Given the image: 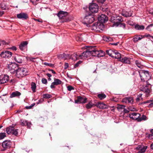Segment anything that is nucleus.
Instances as JSON below:
<instances>
[{"label": "nucleus", "mask_w": 153, "mask_h": 153, "mask_svg": "<svg viewBox=\"0 0 153 153\" xmlns=\"http://www.w3.org/2000/svg\"><path fill=\"white\" fill-rule=\"evenodd\" d=\"M94 50V47L91 46L89 47V48L85 52H83L81 54L79 55V59H85L88 57L92 55L93 56V51Z\"/></svg>", "instance_id": "f257e3e1"}, {"label": "nucleus", "mask_w": 153, "mask_h": 153, "mask_svg": "<svg viewBox=\"0 0 153 153\" xmlns=\"http://www.w3.org/2000/svg\"><path fill=\"white\" fill-rule=\"evenodd\" d=\"M27 69L24 68H18L16 71L15 76L19 78L23 77L28 74Z\"/></svg>", "instance_id": "f03ea898"}, {"label": "nucleus", "mask_w": 153, "mask_h": 153, "mask_svg": "<svg viewBox=\"0 0 153 153\" xmlns=\"http://www.w3.org/2000/svg\"><path fill=\"white\" fill-rule=\"evenodd\" d=\"M111 21L112 22L114 23L113 26L117 27L119 26V25L120 24V22H123V19L121 18V17L115 15L111 17Z\"/></svg>", "instance_id": "7ed1b4c3"}, {"label": "nucleus", "mask_w": 153, "mask_h": 153, "mask_svg": "<svg viewBox=\"0 0 153 153\" xmlns=\"http://www.w3.org/2000/svg\"><path fill=\"white\" fill-rule=\"evenodd\" d=\"M141 80L142 81H145V80L149 79L150 76L148 71L142 70L139 72Z\"/></svg>", "instance_id": "20e7f679"}, {"label": "nucleus", "mask_w": 153, "mask_h": 153, "mask_svg": "<svg viewBox=\"0 0 153 153\" xmlns=\"http://www.w3.org/2000/svg\"><path fill=\"white\" fill-rule=\"evenodd\" d=\"M18 68L17 64L15 63H11L8 65L7 68L8 70L10 71L11 73L15 74Z\"/></svg>", "instance_id": "39448f33"}, {"label": "nucleus", "mask_w": 153, "mask_h": 153, "mask_svg": "<svg viewBox=\"0 0 153 153\" xmlns=\"http://www.w3.org/2000/svg\"><path fill=\"white\" fill-rule=\"evenodd\" d=\"M147 85L143 86V87L140 88V90L145 94L146 96L148 97L151 92V85L149 83L148 84L147 82Z\"/></svg>", "instance_id": "423d86ee"}, {"label": "nucleus", "mask_w": 153, "mask_h": 153, "mask_svg": "<svg viewBox=\"0 0 153 153\" xmlns=\"http://www.w3.org/2000/svg\"><path fill=\"white\" fill-rule=\"evenodd\" d=\"M95 18L94 16L92 15H86L84 19L85 23L86 24L92 23L94 21Z\"/></svg>", "instance_id": "0eeeda50"}, {"label": "nucleus", "mask_w": 153, "mask_h": 153, "mask_svg": "<svg viewBox=\"0 0 153 153\" xmlns=\"http://www.w3.org/2000/svg\"><path fill=\"white\" fill-rule=\"evenodd\" d=\"M6 131L8 134H12L15 136H17L18 134V129H15L14 127L12 126L7 128Z\"/></svg>", "instance_id": "6e6552de"}, {"label": "nucleus", "mask_w": 153, "mask_h": 153, "mask_svg": "<svg viewBox=\"0 0 153 153\" xmlns=\"http://www.w3.org/2000/svg\"><path fill=\"white\" fill-rule=\"evenodd\" d=\"M87 99L86 98L81 96H77L76 99L75 100V102L78 104H84L87 102Z\"/></svg>", "instance_id": "1a4fd4ad"}, {"label": "nucleus", "mask_w": 153, "mask_h": 153, "mask_svg": "<svg viewBox=\"0 0 153 153\" xmlns=\"http://www.w3.org/2000/svg\"><path fill=\"white\" fill-rule=\"evenodd\" d=\"M12 53L11 52L8 51H5L2 52L0 54V56L3 58H9L12 56Z\"/></svg>", "instance_id": "9d476101"}, {"label": "nucleus", "mask_w": 153, "mask_h": 153, "mask_svg": "<svg viewBox=\"0 0 153 153\" xmlns=\"http://www.w3.org/2000/svg\"><path fill=\"white\" fill-rule=\"evenodd\" d=\"M89 10L92 13H96L98 12L99 9L98 6L96 4L92 3L90 4L89 7Z\"/></svg>", "instance_id": "9b49d317"}, {"label": "nucleus", "mask_w": 153, "mask_h": 153, "mask_svg": "<svg viewBox=\"0 0 153 153\" xmlns=\"http://www.w3.org/2000/svg\"><path fill=\"white\" fill-rule=\"evenodd\" d=\"M93 56H97L99 57H102L105 55V53L102 51H98L96 50L94 48V50L93 51Z\"/></svg>", "instance_id": "f8f14e48"}, {"label": "nucleus", "mask_w": 153, "mask_h": 153, "mask_svg": "<svg viewBox=\"0 0 153 153\" xmlns=\"http://www.w3.org/2000/svg\"><path fill=\"white\" fill-rule=\"evenodd\" d=\"M9 80V76L6 75H2L0 76V84L6 83Z\"/></svg>", "instance_id": "ddd939ff"}, {"label": "nucleus", "mask_w": 153, "mask_h": 153, "mask_svg": "<svg viewBox=\"0 0 153 153\" xmlns=\"http://www.w3.org/2000/svg\"><path fill=\"white\" fill-rule=\"evenodd\" d=\"M123 102L126 104H132L134 102L133 98L130 97H126L123 98L122 100Z\"/></svg>", "instance_id": "4468645a"}, {"label": "nucleus", "mask_w": 153, "mask_h": 153, "mask_svg": "<svg viewBox=\"0 0 153 153\" xmlns=\"http://www.w3.org/2000/svg\"><path fill=\"white\" fill-rule=\"evenodd\" d=\"M98 19L102 23H105L108 20V18L104 14H101L98 16Z\"/></svg>", "instance_id": "2eb2a0df"}, {"label": "nucleus", "mask_w": 153, "mask_h": 153, "mask_svg": "<svg viewBox=\"0 0 153 153\" xmlns=\"http://www.w3.org/2000/svg\"><path fill=\"white\" fill-rule=\"evenodd\" d=\"M140 116V114L136 112H133L129 114V117L131 119L138 121L139 117Z\"/></svg>", "instance_id": "dca6fc26"}, {"label": "nucleus", "mask_w": 153, "mask_h": 153, "mask_svg": "<svg viewBox=\"0 0 153 153\" xmlns=\"http://www.w3.org/2000/svg\"><path fill=\"white\" fill-rule=\"evenodd\" d=\"M62 82L59 79L56 78L54 79V81L52 82L51 85V88H54L55 85H58L61 84Z\"/></svg>", "instance_id": "f3484780"}, {"label": "nucleus", "mask_w": 153, "mask_h": 153, "mask_svg": "<svg viewBox=\"0 0 153 153\" xmlns=\"http://www.w3.org/2000/svg\"><path fill=\"white\" fill-rule=\"evenodd\" d=\"M17 17L19 19H22L23 20L27 19L28 18L27 15L23 13L17 14Z\"/></svg>", "instance_id": "a211bd4d"}, {"label": "nucleus", "mask_w": 153, "mask_h": 153, "mask_svg": "<svg viewBox=\"0 0 153 153\" xmlns=\"http://www.w3.org/2000/svg\"><path fill=\"white\" fill-rule=\"evenodd\" d=\"M11 143L10 141L5 140L2 143V146L4 149L10 148L11 146Z\"/></svg>", "instance_id": "6ab92c4d"}, {"label": "nucleus", "mask_w": 153, "mask_h": 153, "mask_svg": "<svg viewBox=\"0 0 153 153\" xmlns=\"http://www.w3.org/2000/svg\"><path fill=\"white\" fill-rule=\"evenodd\" d=\"M101 24L100 23L95 22L92 25V29L95 30H99V29L100 28V26Z\"/></svg>", "instance_id": "aec40b11"}, {"label": "nucleus", "mask_w": 153, "mask_h": 153, "mask_svg": "<svg viewBox=\"0 0 153 153\" xmlns=\"http://www.w3.org/2000/svg\"><path fill=\"white\" fill-rule=\"evenodd\" d=\"M67 15V13L63 11H60L57 14V16L61 19H64L66 16Z\"/></svg>", "instance_id": "412c9836"}, {"label": "nucleus", "mask_w": 153, "mask_h": 153, "mask_svg": "<svg viewBox=\"0 0 153 153\" xmlns=\"http://www.w3.org/2000/svg\"><path fill=\"white\" fill-rule=\"evenodd\" d=\"M121 14L123 16L125 17H129L131 16L132 15V13L130 11H126L125 10H123Z\"/></svg>", "instance_id": "4be33fe9"}, {"label": "nucleus", "mask_w": 153, "mask_h": 153, "mask_svg": "<svg viewBox=\"0 0 153 153\" xmlns=\"http://www.w3.org/2000/svg\"><path fill=\"white\" fill-rule=\"evenodd\" d=\"M21 95V93L18 91H15L13 92L10 94V98H13L14 97H18Z\"/></svg>", "instance_id": "5701e85b"}, {"label": "nucleus", "mask_w": 153, "mask_h": 153, "mask_svg": "<svg viewBox=\"0 0 153 153\" xmlns=\"http://www.w3.org/2000/svg\"><path fill=\"white\" fill-rule=\"evenodd\" d=\"M119 60L124 63L129 64L130 63L129 58L126 57L122 58L120 59H119Z\"/></svg>", "instance_id": "b1692460"}, {"label": "nucleus", "mask_w": 153, "mask_h": 153, "mask_svg": "<svg viewBox=\"0 0 153 153\" xmlns=\"http://www.w3.org/2000/svg\"><path fill=\"white\" fill-rule=\"evenodd\" d=\"M27 41H26L21 42V43L19 45V49L21 50H23L25 48V46L27 45Z\"/></svg>", "instance_id": "393cba45"}, {"label": "nucleus", "mask_w": 153, "mask_h": 153, "mask_svg": "<svg viewBox=\"0 0 153 153\" xmlns=\"http://www.w3.org/2000/svg\"><path fill=\"white\" fill-rule=\"evenodd\" d=\"M142 38V35H136L133 38V41L134 42H137L138 40H140Z\"/></svg>", "instance_id": "a878e982"}, {"label": "nucleus", "mask_w": 153, "mask_h": 153, "mask_svg": "<svg viewBox=\"0 0 153 153\" xmlns=\"http://www.w3.org/2000/svg\"><path fill=\"white\" fill-rule=\"evenodd\" d=\"M78 58L79 59V56L78 57L76 54V53H74L73 54L70 55V59H71L73 61H75Z\"/></svg>", "instance_id": "bb28decb"}, {"label": "nucleus", "mask_w": 153, "mask_h": 153, "mask_svg": "<svg viewBox=\"0 0 153 153\" xmlns=\"http://www.w3.org/2000/svg\"><path fill=\"white\" fill-rule=\"evenodd\" d=\"M14 60L18 63H22V62L21 57L20 56L17 55L14 57Z\"/></svg>", "instance_id": "cd10ccee"}, {"label": "nucleus", "mask_w": 153, "mask_h": 153, "mask_svg": "<svg viewBox=\"0 0 153 153\" xmlns=\"http://www.w3.org/2000/svg\"><path fill=\"white\" fill-rule=\"evenodd\" d=\"M60 57L65 60L70 59V55L68 54L63 53L60 55Z\"/></svg>", "instance_id": "c85d7f7f"}, {"label": "nucleus", "mask_w": 153, "mask_h": 153, "mask_svg": "<svg viewBox=\"0 0 153 153\" xmlns=\"http://www.w3.org/2000/svg\"><path fill=\"white\" fill-rule=\"evenodd\" d=\"M135 64L140 68H142L143 67V65L141 61L140 60H138L136 61Z\"/></svg>", "instance_id": "c756f323"}, {"label": "nucleus", "mask_w": 153, "mask_h": 153, "mask_svg": "<svg viewBox=\"0 0 153 153\" xmlns=\"http://www.w3.org/2000/svg\"><path fill=\"white\" fill-rule=\"evenodd\" d=\"M148 104V105H153V99H152L151 100H147L146 102H142L141 104Z\"/></svg>", "instance_id": "7c9ffc66"}, {"label": "nucleus", "mask_w": 153, "mask_h": 153, "mask_svg": "<svg viewBox=\"0 0 153 153\" xmlns=\"http://www.w3.org/2000/svg\"><path fill=\"white\" fill-rule=\"evenodd\" d=\"M115 51H113L112 50H107L106 51V53L108 54L110 56L114 57V55Z\"/></svg>", "instance_id": "2f4dec72"}, {"label": "nucleus", "mask_w": 153, "mask_h": 153, "mask_svg": "<svg viewBox=\"0 0 153 153\" xmlns=\"http://www.w3.org/2000/svg\"><path fill=\"white\" fill-rule=\"evenodd\" d=\"M114 57L115 58L119 59H121V54L118 52L116 51H115L114 55Z\"/></svg>", "instance_id": "473e14b6"}, {"label": "nucleus", "mask_w": 153, "mask_h": 153, "mask_svg": "<svg viewBox=\"0 0 153 153\" xmlns=\"http://www.w3.org/2000/svg\"><path fill=\"white\" fill-rule=\"evenodd\" d=\"M148 118L145 115H143L140 117H139L138 122H140L142 121H145L147 120Z\"/></svg>", "instance_id": "72a5a7b5"}, {"label": "nucleus", "mask_w": 153, "mask_h": 153, "mask_svg": "<svg viewBox=\"0 0 153 153\" xmlns=\"http://www.w3.org/2000/svg\"><path fill=\"white\" fill-rule=\"evenodd\" d=\"M135 29L137 30H143L144 29V27L142 25H139L138 24L134 26Z\"/></svg>", "instance_id": "f704fd0d"}, {"label": "nucleus", "mask_w": 153, "mask_h": 153, "mask_svg": "<svg viewBox=\"0 0 153 153\" xmlns=\"http://www.w3.org/2000/svg\"><path fill=\"white\" fill-rule=\"evenodd\" d=\"M36 84L33 82H32L31 84V88L32 90L33 91V92H34L36 91Z\"/></svg>", "instance_id": "c9c22d12"}, {"label": "nucleus", "mask_w": 153, "mask_h": 153, "mask_svg": "<svg viewBox=\"0 0 153 153\" xmlns=\"http://www.w3.org/2000/svg\"><path fill=\"white\" fill-rule=\"evenodd\" d=\"M98 98L100 100H102L104 99L106 97V95L103 94H101L98 95Z\"/></svg>", "instance_id": "e433bc0d"}, {"label": "nucleus", "mask_w": 153, "mask_h": 153, "mask_svg": "<svg viewBox=\"0 0 153 153\" xmlns=\"http://www.w3.org/2000/svg\"><path fill=\"white\" fill-rule=\"evenodd\" d=\"M1 7L3 10H5L7 8V7L4 2H2L1 4Z\"/></svg>", "instance_id": "4c0bfd02"}, {"label": "nucleus", "mask_w": 153, "mask_h": 153, "mask_svg": "<svg viewBox=\"0 0 153 153\" xmlns=\"http://www.w3.org/2000/svg\"><path fill=\"white\" fill-rule=\"evenodd\" d=\"M147 148V146H144L142 148H141L139 151V153H143L145 152Z\"/></svg>", "instance_id": "58836bf2"}, {"label": "nucleus", "mask_w": 153, "mask_h": 153, "mask_svg": "<svg viewBox=\"0 0 153 153\" xmlns=\"http://www.w3.org/2000/svg\"><path fill=\"white\" fill-rule=\"evenodd\" d=\"M51 95L47 94H45L43 95V98L45 99H49L51 98Z\"/></svg>", "instance_id": "ea45409f"}, {"label": "nucleus", "mask_w": 153, "mask_h": 153, "mask_svg": "<svg viewBox=\"0 0 153 153\" xmlns=\"http://www.w3.org/2000/svg\"><path fill=\"white\" fill-rule=\"evenodd\" d=\"M21 124L22 126H26V123L27 122V120H21Z\"/></svg>", "instance_id": "a19ab883"}, {"label": "nucleus", "mask_w": 153, "mask_h": 153, "mask_svg": "<svg viewBox=\"0 0 153 153\" xmlns=\"http://www.w3.org/2000/svg\"><path fill=\"white\" fill-rule=\"evenodd\" d=\"M5 137L6 135L5 133H0V140L2 139Z\"/></svg>", "instance_id": "79ce46f5"}, {"label": "nucleus", "mask_w": 153, "mask_h": 153, "mask_svg": "<svg viewBox=\"0 0 153 153\" xmlns=\"http://www.w3.org/2000/svg\"><path fill=\"white\" fill-rule=\"evenodd\" d=\"M126 106H118L117 107L118 110L120 111H123L122 109L123 107H125Z\"/></svg>", "instance_id": "37998d69"}, {"label": "nucleus", "mask_w": 153, "mask_h": 153, "mask_svg": "<svg viewBox=\"0 0 153 153\" xmlns=\"http://www.w3.org/2000/svg\"><path fill=\"white\" fill-rule=\"evenodd\" d=\"M104 40L106 41H109L112 40V39L110 37H104Z\"/></svg>", "instance_id": "c03bdc74"}, {"label": "nucleus", "mask_w": 153, "mask_h": 153, "mask_svg": "<svg viewBox=\"0 0 153 153\" xmlns=\"http://www.w3.org/2000/svg\"><path fill=\"white\" fill-rule=\"evenodd\" d=\"M44 64L46 66H48L50 67H53V64L48 63L47 62H44Z\"/></svg>", "instance_id": "a18cd8bd"}, {"label": "nucleus", "mask_w": 153, "mask_h": 153, "mask_svg": "<svg viewBox=\"0 0 153 153\" xmlns=\"http://www.w3.org/2000/svg\"><path fill=\"white\" fill-rule=\"evenodd\" d=\"M31 123L30 122H28L27 121V122L26 124V126H27V127L28 128H30L31 127Z\"/></svg>", "instance_id": "49530a36"}, {"label": "nucleus", "mask_w": 153, "mask_h": 153, "mask_svg": "<svg viewBox=\"0 0 153 153\" xmlns=\"http://www.w3.org/2000/svg\"><path fill=\"white\" fill-rule=\"evenodd\" d=\"M42 83L44 84H46L47 83V80L44 78H43L42 79Z\"/></svg>", "instance_id": "de8ad7c7"}, {"label": "nucleus", "mask_w": 153, "mask_h": 153, "mask_svg": "<svg viewBox=\"0 0 153 153\" xmlns=\"http://www.w3.org/2000/svg\"><path fill=\"white\" fill-rule=\"evenodd\" d=\"M67 89L69 91H71V90L74 89V88L71 86H68L67 87Z\"/></svg>", "instance_id": "09e8293b"}, {"label": "nucleus", "mask_w": 153, "mask_h": 153, "mask_svg": "<svg viewBox=\"0 0 153 153\" xmlns=\"http://www.w3.org/2000/svg\"><path fill=\"white\" fill-rule=\"evenodd\" d=\"M119 26L120 27H122L123 28H125L126 27V24L124 23H121L120 22V24L119 25Z\"/></svg>", "instance_id": "8fccbe9b"}, {"label": "nucleus", "mask_w": 153, "mask_h": 153, "mask_svg": "<svg viewBox=\"0 0 153 153\" xmlns=\"http://www.w3.org/2000/svg\"><path fill=\"white\" fill-rule=\"evenodd\" d=\"M148 138L151 140L153 139V134H149L148 137Z\"/></svg>", "instance_id": "3c124183"}, {"label": "nucleus", "mask_w": 153, "mask_h": 153, "mask_svg": "<svg viewBox=\"0 0 153 153\" xmlns=\"http://www.w3.org/2000/svg\"><path fill=\"white\" fill-rule=\"evenodd\" d=\"M106 106H97L98 108L102 109H105L107 107H106Z\"/></svg>", "instance_id": "603ef678"}, {"label": "nucleus", "mask_w": 153, "mask_h": 153, "mask_svg": "<svg viewBox=\"0 0 153 153\" xmlns=\"http://www.w3.org/2000/svg\"><path fill=\"white\" fill-rule=\"evenodd\" d=\"M82 62V61H79L77 63H76L74 65V68H76Z\"/></svg>", "instance_id": "864d4df0"}, {"label": "nucleus", "mask_w": 153, "mask_h": 153, "mask_svg": "<svg viewBox=\"0 0 153 153\" xmlns=\"http://www.w3.org/2000/svg\"><path fill=\"white\" fill-rule=\"evenodd\" d=\"M6 44V42L4 40H1L0 41V46Z\"/></svg>", "instance_id": "5fc2aeb1"}, {"label": "nucleus", "mask_w": 153, "mask_h": 153, "mask_svg": "<svg viewBox=\"0 0 153 153\" xmlns=\"http://www.w3.org/2000/svg\"><path fill=\"white\" fill-rule=\"evenodd\" d=\"M142 98H141L138 96L136 98V102H139V101L140 100H142Z\"/></svg>", "instance_id": "6e6d98bb"}, {"label": "nucleus", "mask_w": 153, "mask_h": 153, "mask_svg": "<svg viewBox=\"0 0 153 153\" xmlns=\"http://www.w3.org/2000/svg\"><path fill=\"white\" fill-rule=\"evenodd\" d=\"M153 25V24H151L147 26V27H146V29L149 30H150V28L151 27H152Z\"/></svg>", "instance_id": "4d7b16f0"}, {"label": "nucleus", "mask_w": 153, "mask_h": 153, "mask_svg": "<svg viewBox=\"0 0 153 153\" xmlns=\"http://www.w3.org/2000/svg\"><path fill=\"white\" fill-rule=\"evenodd\" d=\"M145 36L148 37V38H152V39H153V36H151L149 34L146 35Z\"/></svg>", "instance_id": "13d9d810"}, {"label": "nucleus", "mask_w": 153, "mask_h": 153, "mask_svg": "<svg viewBox=\"0 0 153 153\" xmlns=\"http://www.w3.org/2000/svg\"><path fill=\"white\" fill-rule=\"evenodd\" d=\"M68 66H69V65H68V63H65V65H64L65 69H67L68 67Z\"/></svg>", "instance_id": "bf43d9fd"}, {"label": "nucleus", "mask_w": 153, "mask_h": 153, "mask_svg": "<svg viewBox=\"0 0 153 153\" xmlns=\"http://www.w3.org/2000/svg\"><path fill=\"white\" fill-rule=\"evenodd\" d=\"M125 107H123V111L125 113H127L129 112V111L126 109L125 108Z\"/></svg>", "instance_id": "052dcab7"}, {"label": "nucleus", "mask_w": 153, "mask_h": 153, "mask_svg": "<svg viewBox=\"0 0 153 153\" xmlns=\"http://www.w3.org/2000/svg\"><path fill=\"white\" fill-rule=\"evenodd\" d=\"M33 106H26L25 107V108L26 109H30L32 108Z\"/></svg>", "instance_id": "680f3d73"}, {"label": "nucleus", "mask_w": 153, "mask_h": 153, "mask_svg": "<svg viewBox=\"0 0 153 153\" xmlns=\"http://www.w3.org/2000/svg\"><path fill=\"white\" fill-rule=\"evenodd\" d=\"M10 49H12L14 51H16V48L15 46H13L10 48Z\"/></svg>", "instance_id": "e2e57ef3"}, {"label": "nucleus", "mask_w": 153, "mask_h": 153, "mask_svg": "<svg viewBox=\"0 0 153 153\" xmlns=\"http://www.w3.org/2000/svg\"><path fill=\"white\" fill-rule=\"evenodd\" d=\"M105 1V0H98V1L99 3H103Z\"/></svg>", "instance_id": "0e129e2a"}, {"label": "nucleus", "mask_w": 153, "mask_h": 153, "mask_svg": "<svg viewBox=\"0 0 153 153\" xmlns=\"http://www.w3.org/2000/svg\"><path fill=\"white\" fill-rule=\"evenodd\" d=\"M149 13L153 15V10L151 9L149 10Z\"/></svg>", "instance_id": "69168bd1"}, {"label": "nucleus", "mask_w": 153, "mask_h": 153, "mask_svg": "<svg viewBox=\"0 0 153 153\" xmlns=\"http://www.w3.org/2000/svg\"><path fill=\"white\" fill-rule=\"evenodd\" d=\"M49 71L52 72L54 74H56V72L52 69H49Z\"/></svg>", "instance_id": "338daca9"}, {"label": "nucleus", "mask_w": 153, "mask_h": 153, "mask_svg": "<svg viewBox=\"0 0 153 153\" xmlns=\"http://www.w3.org/2000/svg\"><path fill=\"white\" fill-rule=\"evenodd\" d=\"M34 19L36 21H37L38 22H42V20H40V19Z\"/></svg>", "instance_id": "774afa93"}]
</instances>
